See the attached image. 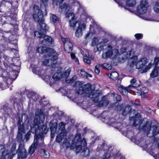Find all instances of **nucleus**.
<instances>
[{
    "label": "nucleus",
    "mask_w": 159,
    "mask_h": 159,
    "mask_svg": "<svg viewBox=\"0 0 159 159\" xmlns=\"http://www.w3.org/2000/svg\"><path fill=\"white\" fill-rule=\"evenodd\" d=\"M78 93L80 94L84 93L89 94L88 97L93 99V101L95 102L98 101V97L101 94L98 91L93 90L91 88V85L89 83L84 85L83 87H80Z\"/></svg>",
    "instance_id": "obj_1"
},
{
    "label": "nucleus",
    "mask_w": 159,
    "mask_h": 159,
    "mask_svg": "<svg viewBox=\"0 0 159 159\" xmlns=\"http://www.w3.org/2000/svg\"><path fill=\"white\" fill-rule=\"evenodd\" d=\"M43 24L41 23V24H39L40 26V31H35L34 32V34L37 37L43 39V40L41 41V43L43 45H45L47 44V42H51L52 41V38L48 35H45L47 31L48 30V27L44 22V20H43Z\"/></svg>",
    "instance_id": "obj_2"
},
{
    "label": "nucleus",
    "mask_w": 159,
    "mask_h": 159,
    "mask_svg": "<svg viewBox=\"0 0 159 159\" xmlns=\"http://www.w3.org/2000/svg\"><path fill=\"white\" fill-rule=\"evenodd\" d=\"M43 111L42 109H36L35 111V115L39 117L36 118L34 120V125L32 124L30 127L32 129L34 128L35 131L38 129H42L43 130V128L45 130L47 129V127L43 125V121L45 119V116L43 113Z\"/></svg>",
    "instance_id": "obj_3"
},
{
    "label": "nucleus",
    "mask_w": 159,
    "mask_h": 159,
    "mask_svg": "<svg viewBox=\"0 0 159 159\" xmlns=\"http://www.w3.org/2000/svg\"><path fill=\"white\" fill-rule=\"evenodd\" d=\"M40 51L43 52V53H44L45 51V53H46L44 57L45 59L42 62L43 65L52 66L55 63V61L58 58V54L57 53L55 52L51 53L52 51L53 50H38V52H40Z\"/></svg>",
    "instance_id": "obj_4"
},
{
    "label": "nucleus",
    "mask_w": 159,
    "mask_h": 159,
    "mask_svg": "<svg viewBox=\"0 0 159 159\" xmlns=\"http://www.w3.org/2000/svg\"><path fill=\"white\" fill-rule=\"evenodd\" d=\"M81 134L77 133L73 140L72 141V143L70 146L71 149L76 148V153L80 152L82 149V147L86 146L87 143L84 138L80 141Z\"/></svg>",
    "instance_id": "obj_5"
},
{
    "label": "nucleus",
    "mask_w": 159,
    "mask_h": 159,
    "mask_svg": "<svg viewBox=\"0 0 159 159\" xmlns=\"http://www.w3.org/2000/svg\"><path fill=\"white\" fill-rule=\"evenodd\" d=\"M148 6V0H141L140 5L137 7V14L139 16L143 18L144 20H151V16L149 13L148 14L147 16L146 15L142 16L146 12Z\"/></svg>",
    "instance_id": "obj_6"
},
{
    "label": "nucleus",
    "mask_w": 159,
    "mask_h": 159,
    "mask_svg": "<svg viewBox=\"0 0 159 159\" xmlns=\"http://www.w3.org/2000/svg\"><path fill=\"white\" fill-rule=\"evenodd\" d=\"M156 125H151V122L148 121L143 127V129L147 132V135L149 137L154 136L159 141V130Z\"/></svg>",
    "instance_id": "obj_7"
},
{
    "label": "nucleus",
    "mask_w": 159,
    "mask_h": 159,
    "mask_svg": "<svg viewBox=\"0 0 159 159\" xmlns=\"http://www.w3.org/2000/svg\"><path fill=\"white\" fill-rule=\"evenodd\" d=\"M123 59L129 58L128 62V66L130 67H133L137 62V56L134 55L133 50H125L122 52L120 54Z\"/></svg>",
    "instance_id": "obj_8"
},
{
    "label": "nucleus",
    "mask_w": 159,
    "mask_h": 159,
    "mask_svg": "<svg viewBox=\"0 0 159 159\" xmlns=\"http://www.w3.org/2000/svg\"><path fill=\"white\" fill-rule=\"evenodd\" d=\"M34 13L33 15V18L35 20L37 21L39 24L43 23L44 18L42 11L39 9V7L36 5H35L34 6ZM43 24V25H44V24Z\"/></svg>",
    "instance_id": "obj_9"
},
{
    "label": "nucleus",
    "mask_w": 159,
    "mask_h": 159,
    "mask_svg": "<svg viewBox=\"0 0 159 159\" xmlns=\"http://www.w3.org/2000/svg\"><path fill=\"white\" fill-rule=\"evenodd\" d=\"M86 27V25L85 24H81L80 21H76L75 26L74 27H72L75 30V34L76 37L79 38L82 36L83 31L85 30Z\"/></svg>",
    "instance_id": "obj_10"
},
{
    "label": "nucleus",
    "mask_w": 159,
    "mask_h": 159,
    "mask_svg": "<svg viewBox=\"0 0 159 159\" xmlns=\"http://www.w3.org/2000/svg\"><path fill=\"white\" fill-rule=\"evenodd\" d=\"M70 68H68L63 73L61 72L55 73L52 76L54 80H58L63 78H67L69 76L71 71Z\"/></svg>",
    "instance_id": "obj_11"
},
{
    "label": "nucleus",
    "mask_w": 159,
    "mask_h": 159,
    "mask_svg": "<svg viewBox=\"0 0 159 159\" xmlns=\"http://www.w3.org/2000/svg\"><path fill=\"white\" fill-rule=\"evenodd\" d=\"M119 54V50H107L102 53V57L105 59L108 58L114 59Z\"/></svg>",
    "instance_id": "obj_12"
},
{
    "label": "nucleus",
    "mask_w": 159,
    "mask_h": 159,
    "mask_svg": "<svg viewBox=\"0 0 159 159\" xmlns=\"http://www.w3.org/2000/svg\"><path fill=\"white\" fill-rule=\"evenodd\" d=\"M25 131L24 126L22 125L18 126V131L17 133L16 140L18 143L24 141L25 139L23 137V134L25 133Z\"/></svg>",
    "instance_id": "obj_13"
},
{
    "label": "nucleus",
    "mask_w": 159,
    "mask_h": 159,
    "mask_svg": "<svg viewBox=\"0 0 159 159\" xmlns=\"http://www.w3.org/2000/svg\"><path fill=\"white\" fill-rule=\"evenodd\" d=\"M27 152L23 145L20 143L18 149V159L25 158L27 156Z\"/></svg>",
    "instance_id": "obj_14"
},
{
    "label": "nucleus",
    "mask_w": 159,
    "mask_h": 159,
    "mask_svg": "<svg viewBox=\"0 0 159 159\" xmlns=\"http://www.w3.org/2000/svg\"><path fill=\"white\" fill-rule=\"evenodd\" d=\"M154 63L155 67L150 74L151 76L155 77L159 75V58L156 57L154 59Z\"/></svg>",
    "instance_id": "obj_15"
},
{
    "label": "nucleus",
    "mask_w": 159,
    "mask_h": 159,
    "mask_svg": "<svg viewBox=\"0 0 159 159\" xmlns=\"http://www.w3.org/2000/svg\"><path fill=\"white\" fill-rule=\"evenodd\" d=\"M130 120L133 121V125L134 126H136L139 125V129H142L143 128H141V125L143 122L141 116L139 114H135V116L133 117H130Z\"/></svg>",
    "instance_id": "obj_16"
},
{
    "label": "nucleus",
    "mask_w": 159,
    "mask_h": 159,
    "mask_svg": "<svg viewBox=\"0 0 159 159\" xmlns=\"http://www.w3.org/2000/svg\"><path fill=\"white\" fill-rule=\"evenodd\" d=\"M4 57L5 58V60L4 61V65L8 67H11V66H12V70H13L12 72H11V73H15L16 74V73H17V71H16V68L18 67V66H14L12 64V59L11 58H10L9 57H7V56H4Z\"/></svg>",
    "instance_id": "obj_17"
},
{
    "label": "nucleus",
    "mask_w": 159,
    "mask_h": 159,
    "mask_svg": "<svg viewBox=\"0 0 159 159\" xmlns=\"http://www.w3.org/2000/svg\"><path fill=\"white\" fill-rule=\"evenodd\" d=\"M16 144L14 143L11 147V151L7 153L5 156H4L3 154L0 159H5L6 158H7V159H12L16 153Z\"/></svg>",
    "instance_id": "obj_18"
},
{
    "label": "nucleus",
    "mask_w": 159,
    "mask_h": 159,
    "mask_svg": "<svg viewBox=\"0 0 159 159\" xmlns=\"http://www.w3.org/2000/svg\"><path fill=\"white\" fill-rule=\"evenodd\" d=\"M104 118L105 119V121L108 125L113 126L115 127L119 128L120 127V124L118 123H115V119L114 118H111L110 119L107 116L104 117Z\"/></svg>",
    "instance_id": "obj_19"
},
{
    "label": "nucleus",
    "mask_w": 159,
    "mask_h": 159,
    "mask_svg": "<svg viewBox=\"0 0 159 159\" xmlns=\"http://www.w3.org/2000/svg\"><path fill=\"white\" fill-rule=\"evenodd\" d=\"M148 62L147 59L146 57H143L140 59L136 64V67L138 69H141L145 66Z\"/></svg>",
    "instance_id": "obj_20"
},
{
    "label": "nucleus",
    "mask_w": 159,
    "mask_h": 159,
    "mask_svg": "<svg viewBox=\"0 0 159 159\" xmlns=\"http://www.w3.org/2000/svg\"><path fill=\"white\" fill-rule=\"evenodd\" d=\"M39 139L38 137L34 136V143L32 144L29 149V153L30 154H32L35 151V149L39 146L38 141Z\"/></svg>",
    "instance_id": "obj_21"
},
{
    "label": "nucleus",
    "mask_w": 159,
    "mask_h": 159,
    "mask_svg": "<svg viewBox=\"0 0 159 159\" xmlns=\"http://www.w3.org/2000/svg\"><path fill=\"white\" fill-rule=\"evenodd\" d=\"M65 15L66 18L71 17L70 20V27H74L76 25L77 21L75 20L74 14L72 12H67L65 13Z\"/></svg>",
    "instance_id": "obj_22"
},
{
    "label": "nucleus",
    "mask_w": 159,
    "mask_h": 159,
    "mask_svg": "<svg viewBox=\"0 0 159 159\" xmlns=\"http://www.w3.org/2000/svg\"><path fill=\"white\" fill-rule=\"evenodd\" d=\"M61 40L64 46V50L68 49H72L73 48V45L68 38H61Z\"/></svg>",
    "instance_id": "obj_23"
},
{
    "label": "nucleus",
    "mask_w": 159,
    "mask_h": 159,
    "mask_svg": "<svg viewBox=\"0 0 159 159\" xmlns=\"http://www.w3.org/2000/svg\"><path fill=\"white\" fill-rule=\"evenodd\" d=\"M57 122L54 123L50 128L51 129V138H54L55 133H58L59 131H57Z\"/></svg>",
    "instance_id": "obj_24"
},
{
    "label": "nucleus",
    "mask_w": 159,
    "mask_h": 159,
    "mask_svg": "<svg viewBox=\"0 0 159 159\" xmlns=\"http://www.w3.org/2000/svg\"><path fill=\"white\" fill-rule=\"evenodd\" d=\"M109 103V101L107 98L106 97H103L102 98V100L100 101L98 104L99 107H104L106 106Z\"/></svg>",
    "instance_id": "obj_25"
},
{
    "label": "nucleus",
    "mask_w": 159,
    "mask_h": 159,
    "mask_svg": "<svg viewBox=\"0 0 159 159\" xmlns=\"http://www.w3.org/2000/svg\"><path fill=\"white\" fill-rule=\"evenodd\" d=\"M118 89L123 95H126L131 90L129 88H128V86L125 88L121 85L118 87Z\"/></svg>",
    "instance_id": "obj_26"
},
{
    "label": "nucleus",
    "mask_w": 159,
    "mask_h": 159,
    "mask_svg": "<svg viewBox=\"0 0 159 159\" xmlns=\"http://www.w3.org/2000/svg\"><path fill=\"white\" fill-rule=\"evenodd\" d=\"M60 7L62 11H66L67 10V11H68L71 8V7L70 5H67L66 4L64 3L60 5Z\"/></svg>",
    "instance_id": "obj_27"
},
{
    "label": "nucleus",
    "mask_w": 159,
    "mask_h": 159,
    "mask_svg": "<svg viewBox=\"0 0 159 159\" xmlns=\"http://www.w3.org/2000/svg\"><path fill=\"white\" fill-rule=\"evenodd\" d=\"M66 135V134L64 132H61L56 137V141L57 142H61L63 137Z\"/></svg>",
    "instance_id": "obj_28"
},
{
    "label": "nucleus",
    "mask_w": 159,
    "mask_h": 159,
    "mask_svg": "<svg viewBox=\"0 0 159 159\" xmlns=\"http://www.w3.org/2000/svg\"><path fill=\"white\" fill-rule=\"evenodd\" d=\"M136 80L135 79L133 78L130 81L131 84L128 86V88L130 89L133 87H137L139 86V85L137 83H136Z\"/></svg>",
    "instance_id": "obj_29"
},
{
    "label": "nucleus",
    "mask_w": 159,
    "mask_h": 159,
    "mask_svg": "<svg viewBox=\"0 0 159 159\" xmlns=\"http://www.w3.org/2000/svg\"><path fill=\"white\" fill-rule=\"evenodd\" d=\"M110 78L113 80H116L119 76L118 73L116 71H113L109 74L108 75Z\"/></svg>",
    "instance_id": "obj_30"
},
{
    "label": "nucleus",
    "mask_w": 159,
    "mask_h": 159,
    "mask_svg": "<svg viewBox=\"0 0 159 159\" xmlns=\"http://www.w3.org/2000/svg\"><path fill=\"white\" fill-rule=\"evenodd\" d=\"M131 108L130 106H127L125 107L123 110L122 115L123 116H125L128 114L131 111Z\"/></svg>",
    "instance_id": "obj_31"
},
{
    "label": "nucleus",
    "mask_w": 159,
    "mask_h": 159,
    "mask_svg": "<svg viewBox=\"0 0 159 159\" xmlns=\"http://www.w3.org/2000/svg\"><path fill=\"white\" fill-rule=\"evenodd\" d=\"M108 41V40L106 38L103 39H102V42H100L99 44L97 45V50H99V47H100V50H103V49L102 47L104 46L105 45L104 44L107 43ZM103 49H104V48H103Z\"/></svg>",
    "instance_id": "obj_32"
},
{
    "label": "nucleus",
    "mask_w": 159,
    "mask_h": 159,
    "mask_svg": "<svg viewBox=\"0 0 159 159\" xmlns=\"http://www.w3.org/2000/svg\"><path fill=\"white\" fill-rule=\"evenodd\" d=\"M77 73L79 76L85 78L87 75V73L83 69H80L78 70Z\"/></svg>",
    "instance_id": "obj_33"
},
{
    "label": "nucleus",
    "mask_w": 159,
    "mask_h": 159,
    "mask_svg": "<svg viewBox=\"0 0 159 159\" xmlns=\"http://www.w3.org/2000/svg\"><path fill=\"white\" fill-rule=\"evenodd\" d=\"M129 3H130V4H128L126 2V6L123 5V4L122 3H121V4L120 5V6H121L122 7H123L125 9L128 10L130 12H132L133 11L131 9H129V7H134L135 5H131V4H132V3H131V2H130Z\"/></svg>",
    "instance_id": "obj_34"
},
{
    "label": "nucleus",
    "mask_w": 159,
    "mask_h": 159,
    "mask_svg": "<svg viewBox=\"0 0 159 159\" xmlns=\"http://www.w3.org/2000/svg\"><path fill=\"white\" fill-rule=\"evenodd\" d=\"M41 156L45 158H48L49 157L50 155L47 151L44 149H42L41 150Z\"/></svg>",
    "instance_id": "obj_35"
},
{
    "label": "nucleus",
    "mask_w": 159,
    "mask_h": 159,
    "mask_svg": "<svg viewBox=\"0 0 159 159\" xmlns=\"http://www.w3.org/2000/svg\"><path fill=\"white\" fill-rule=\"evenodd\" d=\"M101 66L103 68L106 69L107 70H111L112 69V66L108 64L104 63L101 65Z\"/></svg>",
    "instance_id": "obj_36"
},
{
    "label": "nucleus",
    "mask_w": 159,
    "mask_h": 159,
    "mask_svg": "<svg viewBox=\"0 0 159 159\" xmlns=\"http://www.w3.org/2000/svg\"><path fill=\"white\" fill-rule=\"evenodd\" d=\"M140 49H144L146 50H152L153 48L151 47L149 45H147L144 44H142L140 46Z\"/></svg>",
    "instance_id": "obj_37"
},
{
    "label": "nucleus",
    "mask_w": 159,
    "mask_h": 159,
    "mask_svg": "<svg viewBox=\"0 0 159 159\" xmlns=\"http://www.w3.org/2000/svg\"><path fill=\"white\" fill-rule=\"evenodd\" d=\"M66 125V124L63 122H61L60 123L58 126V129L59 130H61V132H64L63 130L65 129V127Z\"/></svg>",
    "instance_id": "obj_38"
},
{
    "label": "nucleus",
    "mask_w": 159,
    "mask_h": 159,
    "mask_svg": "<svg viewBox=\"0 0 159 159\" xmlns=\"http://www.w3.org/2000/svg\"><path fill=\"white\" fill-rule=\"evenodd\" d=\"M51 20L54 23H57L58 22L59 19L58 17L54 14H52L51 16Z\"/></svg>",
    "instance_id": "obj_39"
},
{
    "label": "nucleus",
    "mask_w": 159,
    "mask_h": 159,
    "mask_svg": "<svg viewBox=\"0 0 159 159\" xmlns=\"http://www.w3.org/2000/svg\"><path fill=\"white\" fill-rule=\"evenodd\" d=\"M153 10L157 13H159V2H157L153 7Z\"/></svg>",
    "instance_id": "obj_40"
},
{
    "label": "nucleus",
    "mask_w": 159,
    "mask_h": 159,
    "mask_svg": "<svg viewBox=\"0 0 159 159\" xmlns=\"http://www.w3.org/2000/svg\"><path fill=\"white\" fill-rule=\"evenodd\" d=\"M29 94V95H31V96H28V97L29 98L30 100L31 99L34 101H35L37 100V95L36 94L32 93H30Z\"/></svg>",
    "instance_id": "obj_41"
},
{
    "label": "nucleus",
    "mask_w": 159,
    "mask_h": 159,
    "mask_svg": "<svg viewBox=\"0 0 159 159\" xmlns=\"http://www.w3.org/2000/svg\"><path fill=\"white\" fill-rule=\"evenodd\" d=\"M112 94L113 95V97L115 98V99L117 101H119L120 100L121 98L120 95L114 93H113Z\"/></svg>",
    "instance_id": "obj_42"
},
{
    "label": "nucleus",
    "mask_w": 159,
    "mask_h": 159,
    "mask_svg": "<svg viewBox=\"0 0 159 159\" xmlns=\"http://www.w3.org/2000/svg\"><path fill=\"white\" fill-rule=\"evenodd\" d=\"M100 66H101V65L99 64L95 66V73L97 74H98L100 72V69L99 68L100 67Z\"/></svg>",
    "instance_id": "obj_43"
},
{
    "label": "nucleus",
    "mask_w": 159,
    "mask_h": 159,
    "mask_svg": "<svg viewBox=\"0 0 159 159\" xmlns=\"http://www.w3.org/2000/svg\"><path fill=\"white\" fill-rule=\"evenodd\" d=\"M31 134V132L30 131H29L25 135V138L24 139H25L26 141H28L29 140Z\"/></svg>",
    "instance_id": "obj_44"
},
{
    "label": "nucleus",
    "mask_w": 159,
    "mask_h": 159,
    "mask_svg": "<svg viewBox=\"0 0 159 159\" xmlns=\"http://www.w3.org/2000/svg\"><path fill=\"white\" fill-rule=\"evenodd\" d=\"M98 42V39L96 37L94 38L92 40L91 45L92 46H95L96 45Z\"/></svg>",
    "instance_id": "obj_45"
},
{
    "label": "nucleus",
    "mask_w": 159,
    "mask_h": 159,
    "mask_svg": "<svg viewBox=\"0 0 159 159\" xmlns=\"http://www.w3.org/2000/svg\"><path fill=\"white\" fill-rule=\"evenodd\" d=\"M134 36L136 39L137 40H139L142 39L143 35L141 34H136L134 35Z\"/></svg>",
    "instance_id": "obj_46"
},
{
    "label": "nucleus",
    "mask_w": 159,
    "mask_h": 159,
    "mask_svg": "<svg viewBox=\"0 0 159 159\" xmlns=\"http://www.w3.org/2000/svg\"><path fill=\"white\" fill-rule=\"evenodd\" d=\"M83 152L84 154V156H87L89 155V149L88 148H85L84 150H83Z\"/></svg>",
    "instance_id": "obj_47"
},
{
    "label": "nucleus",
    "mask_w": 159,
    "mask_h": 159,
    "mask_svg": "<svg viewBox=\"0 0 159 159\" xmlns=\"http://www.w3.org/2000/svg\"><path fill=\"white\" fill-rule=\"evenodd\" d=\"M141 93L145 94L148 92V90L146 87H142L140 89Z\"/></svg>",
    "instance_id": "obj_48"
},
{
    "label": "nucleus",
    "mask_w": 159,
    "mask_h": 159,
    "mask_svg": "<svg viewBox=\"0 0 159 159\" xmlns=\"http://www.w3.org/2000/svg\"><path fill=\"white\" fill-rule=\"evenodd\" d=\"M126 2L128 4H130V2H131V3H132L131 4V5H135L136 4V2L135 0H125Z\"/></svg>",
    "instance_id": "obj_49"
},
{
    "label": "nucleus",
    "mask_w": 159,
    "mask_h": 159,
    "mask_svg": "<svg viewBox=\"0 0 159 159\" xmlns=\"http://www.w3.org/2000/svg\"><path fill=\"white\" fill-rule=\"evenodd\" d=\"M36 50H51L49 48H48L46 47L45 46H42L38 47Z\"/></svg>",
    "instance_id": "obj_50"
},
{
    "label": "nucleus",
    "mask_w": 159,
    "mask_h": 159,
    "mask_svg": "<svg viewBox=\"0 0 159 159\" xmlns=\"http://www.w3.org/2000/svg\"><path fill=\"white\" fill-rule=\"evenodd\" d=\"M152 64L151 63L149 64L146 67L145 69L143 70L144 72H146L149 69L152 67Z\"/></svg>",
    "instance_id": "obj_51"
},
{
    "label": "nucleus",
    "mask_w": 159,
    "mask_h": 159,
    "mask_svg": "<svg viewBox=\"0 0 159 159\" xmlns=\"http://www.w3.org/2000/svg\"><path fill=\"white\" fill-rule=\"evenodd\" d=\"M144 141L143 140L141 141L140 142V143H139L141 145V146H142V147H143L144 148H148V147H147V145H144Z\"/></svg>",
    "instance_id": "obj_52"
},
{
    "label": "nucleus",
    "mask_w": 159,
    "mask_h": 159,
    "mask_svg": "<svg viewBox=\"0 0 159 159\" xmlns=\"http://www.w3.org/2000/svg\"><path fill=\"white\" fill-rule=\"evenodd\" d=\"M83 60L84 62L87 64H89L91 63L90 60L88 58H84L83 59Z\"/></svg>",
    "instance_id": "obj_53"
},
{
    "label": "nucleus",
    "mask_w": 159,
    "mask_h": 159,
    "mask_svg": "<svg viewBox=\"0 0 159 159\" xmlns=\"http://www.w3.org/2000/svg\"><path fill=\"white\" fill-rule=\"evenodd\" d=\"M131 103L133 105L135 106L139 105H140V102H138V103H135V101H131Z\"/></svg>",
    "instance_id": "obj_54"
},
{
    "label": "nucleus",
    "mask_w": 159,
    "mask_h": 159,
    "mask_svg": "<svg viewBox=\"0 0 159 159\" xmlns=\"http://www.w3.org/2000/svg\"><path fill=\"white\" fill-rule=\"evenodd\" d=\"M86 52V53H85V54H83L84 56L86 57H87L90 58L91 56L89 55L87 52Z\"/></svg>",
    "instance_id": "obj_55"
},
{
    "label": "nucleus",
    "mask_w": 159,
    "mask_h": 159,
    "mask_svg": "<svg viewBox=\"0 0 159 159\" xmlns=\"http://www.w3.org/2000/svg\"><path fill=\"white\" fill-rule=\"evenodd\" d=\"M70 55L71 57V58L72 59H73L74 58L76 57L75 55L73 53L71 52L70 53Z\"/></svg>",
    "instance_id": "obj_56"
},
{
    "label": "nucleus",
    "mask_w": 159,
    "mask_h": 159,
    "mask_svg": "<svg viewBox=\"0 0 159 159\" xmlns=\"http://www.w3.org/2000/svg\"><path fill=\"white\" fill-rule=\"evenodd\" d=\"M107 48L108 49V50H111L112 49L113 47L111 45L109 44H107Z\"/></svg>",
    "instance_id": "obj_57"
},
{
    "label": "nucleus",
    "mask_w": 159,
    "mask_h": 159,
    "mask_svg": "<svg viewBox=\"0 0 159 159\" xmlns=\"http://www.w3.org/2000/svg\"><path fill=\"white\" fill-rule=\"evenodd\" d=\"M73 60H74L75 62L76 63L78 64H79V61L78 58L75 57V58H74Z\"/></svg>",
    "instance_id": "obj_58"
},
{
    "label": "nucleus",
    "mask_w": 159,
    "mask_h": 159,
    "mask_svg": "<svg viewBox=\"0 0 159 159\" xmlns=\"http://www.w3.org/2000/svg\"><path fill=\"white\" fill-rule=\"evenodd\" d=\"M18 126L20 125H22L23 126V123L22 121L21 120H19L18 121Z\"/></svg>",
    "instance_id": "obj_59"
},
{
    "label": "nucleus",
    "mask_w": 159,
    "mask_h": 159,
    "mask_svg": "<svg viewBox=\"0 0 159 159\" xmlns=\"http://www.w3.org/2000/svg\"><path fill=\"white\" fill-rule=\"evenodd\" d=\"M116 109L118 111H120L122 109V106L121 105H119L116 107Z\"/></svg>",
    "instance_id": "obj_60"
},
{
    "label": "nucleus",
    "mask_w": 159,
    "mask_h": 159,
    "mask_svg": "<svg viewBox=\"0 0 159 159\" xmlns=\"http://www.w3.org/2000/svg\"><path fill=\"white\" fill-rule=\"evenodd\" d=\"M105 158H103L102 159H108L110 157V155L108 154V155H107V154H105Z\"/></svg>",
    "instance_id": "obj_61"
},
{
    "label": "nucleus",
    "mask_w": 159,
    "mask_h": 159,
    "mask_svg": "<svg viewBox=\"0 0 159 159\" xmlns=\"http://www.w3.org/2000/svg\"><path fill=\"white\" fill-rule=\"evenodd\" d=\"M65 145L66 146V148H68L69 147V143L68 142L66 143H65Z\"/></svg>",
    "instance_id": "obj_62"
},
{
    "label": "nucleus",
    "mask_w": 159,
    "mask_h": 159,
    "mask_svg": "<svg viewBox=\"0 0 159 159\" xmlns=\"http://www.w3.org/2000/svg\"><path fill=\"white\" fill-rule=\"evenodd\" d=\"M92 76L91 75H90V74H89L87 73V75L86 76H85V78H87L88 77H92Z\"/></svg>",
    "instance_id": "obj_63"
},
{
    "label": "nucleus",
    "mask_w": 159,
    "mask_h": 159,
    "mask_svg": "<svg viewBox=\"0 0 159 159\" xmlns=\"http://www.w3.org/2000/svg\"><path fill=\"white\" fill-rule=\"evenodd\" d=\"M89 34H90V33H88L86 34L85 36V38L86 39L87 38V37H88L89 36Z\"/></svg>",
    "instance_id": "obj_64"
}]
</instances>
